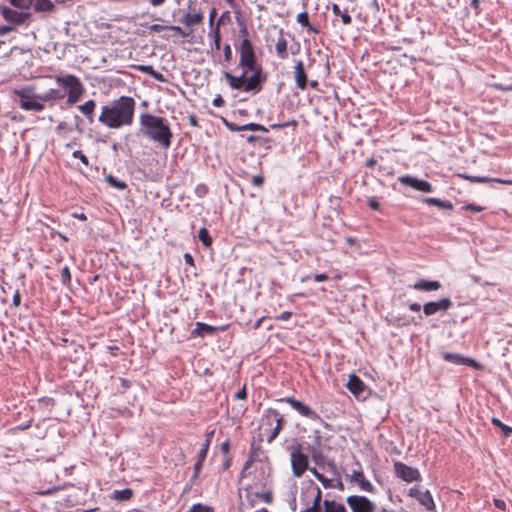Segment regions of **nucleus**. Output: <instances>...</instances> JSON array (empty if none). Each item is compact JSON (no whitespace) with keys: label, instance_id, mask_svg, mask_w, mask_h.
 <instances>
[{"label":"nucleus","instance_id":"obj_1","mask_svg":"<svg viewBox=\"0 0 512 512\" xmlns=\"http://www.w3.org/2000/svg\"><path fill=\"white\" fill-rule=\"evenodd\" d=\"M134 107L133 98L122 96L102 107L98 121L111 129L130 125L133 121Z\"/></svg>","mask_w":512,"mask_h":512},{"label":"nucleus","instance_id":"obj_2","mask_svg":"<svg viewBox=\"0 0 512 512\" xmlns=\"http://www.w3.org/2000/svg\"><path fill=\"white\" fill-rule=\"evenodd\" d=\"M141 124L147 136L159 142L165 148L169 147L171 132L163 118L151 114H143L141 116Z\"/></svg>","mask_w":512,"mask_h":512},{"label":"nucleus","instance_id":"obj_3","mask_svg":"<svg viewBox=\"0 0 512 512\" xmlns=\"http://www.w3.org/2000/svg\"><path fill=\"white\" fill-rule=\"evenodd\" d=\"M285 424V419L280 412L274 408L265 410L262 417L261 430L268 443H272L279 435Z\"/></svg>","mask_w":512,"mask_h":512},{"label":"nucleus","instance_id":"obj_4","mask_svg":"<svg viewBox=\"0 0 512 512\" xmlns=\"http://www.w3.org/2000/svg\"><path fill=\"white\" fill-rule=\"evenodd\" d=\"M56 83L68 90L67 104L74 105L85 93V88L78 77L72 74L57 75L54 77Z\"/></svg>","mask_w":512,"mask_h":512},{"label":"nucleus","instance_id":"obj_5","mask_svg":"<svg viewBox=\"0 0 512 512\" xmlns=\"http://www.w3.org/2000/svg\"><path fill=\"white\" fill-rule=\"evenodd\" d=\"M240 35L243 37L239 47L240 60L239 64L246 71H254L256 66V58L254 48L248 38V30L243 27L240 30Z\"/></svg>","mask_w":512,"mask_h":512},{"label":"nucleus","instance_id":"obj_6","mask_svg":"<svg viewBox=\"0 0 512 512\" xmlns=\"http://www.w3.org/2000/svg\"><path fill=\"white\" fill-rule=\"evenodd\" d=\"M290 462L292 473L295 477L300 478L309 469V458L303 452L302 446L297 444L291 448Z\"/></svg>","mask_w":512,"mask_h":512},{"label":"nucleus","instance_id":"obj_7","mask_svg":"<svg viewBox=\"0 0 512 512\" xmlns=\"http://www.w3.org/2000/svg\"><path fill=\"white\" fill-rule=\"evenodd\" d=\"M33 90L32 87H26L15 91V94L20 98L19 105L27 111H42L44 104L42 100L38 99L39 95L35 94Z\"/></svg>","mask_w":512,"mask_h":512},{"label":"nucleus","instance_id":"obj_8","mask_svg":"<svg viewBox=\"0 0 512 512\" xmlns=\"http://www.w3.org/2000/svg\"><path fill=\"white\" fill-rule=\"evenodd\" d=\"M277 402L281 403H287L293 408L295 411H297L301 416L311 419V420H318L319 415L317 412H315L312 408H310L308 405L304 404L303 402L295 399L294 397L288 396L284 398H280L276 400Z\"/></svg>","mask_w":512,"mask_h":512},{"label":"nucleus","instance_id":"obj_9","mask_svg":"<svg viewBox=\"0 0 512 512\" xmlns=\"http://www.w3.org/2000/svg\"><path fill=\"white\" fill-rule=\"evenodd\" d=\"M346 503L352 512H374L375 504L367 497L360 495H351L346 499Z\"/></svg>","mask_w":512,"mask_h":512},{"label":"nucleus","instance_id":"obj_10","mask_svg":"<svg viewBox=\"0 0 512 512\" xmlns=\"http://www.w3.org/2000/svg\"><path fill=\"white\" fill-rule=\"evenodd\" d=\"M394 472L398 478L408 483L418 481L421 478L420 472L417 468L408 466L402 462L394 463Z\"/></svg>","mask_w":512,"mask_h":512},{"label":"nucleus","instance_id":"obj_11","mask_svg":"<svg viewBox=\"0 0 512 512\" xmlns=\"http://www.w3.org/2000/svg\"><path fill=\"white\" fill-rule=\"evenodd\" d=\"M408 495L416 499L426 510H435V502L429 490L423 491L418 487H412L409 489Z\"/></svg>","mask_w":512,"mask_h":512},{"label":"nucleus","instance_id":"obj_12","mask_svg":"<svg viewBox=\"0 0 512 512\" xmlns=\"http://www.w3.org/2000/svg\"><path fill=\"white\" fill-rule=\"evenodd\" d=\"M399 181L403 185L409 186L417 191L425 193L432 192V185L426 180L418 179L410 175H404L399 177Z\"/></svg>","mask_w":512,"mask_h":512},{"label":"nucleus","instance_id":"obj_13","mask_svg":"<svg viewBox=\"0 0 512 512\" xmlns=\"http://www.w3.org/2000/svg\"><path fill=\"white\" fill-rule=\"evenodd\" d=\"M452 306L449 298H442L439 301L427 302L423 306V312L426 316H431L439 311H447Z\"/></svg>","mask_w":512,"mask_h":512},{"label":"nucleus","instance_id":"obj_14","mask_svg":"<svg viewBox=\"0 0 512 512\" xmlns=\"http://www.w3.org/2000/svg\"><path fill=\"white\" fill-rule=\"evenodd\" d=\"M443 359L455 365H467L475 369L480 368V364L476 360L469 357H465L459 353L445 352L443 353Z\"/></svg>","mask_w":512,"mask_h":512},{"label":"nucleus","instance_id":"obj_15","mask_svg":"<svg viewBox=\"0 0 512 512\" xmlns=\"http://www.w3.org/2000/svg\"><path fill=\"white\" fill-rule=\"evenodd\" d=\"M346 388L355 398L360 399L363 396L366 386L359 376L351 374L346 383Z\"/></svg>","mask_w":512,"mask_h":512},{"label":"nucleus","instance_id":"obj_16","mask_svg":"<svg viewBox=\"0 0 512 512\" xmlns=\"http://www.w3.org/2000/svg\"><path fill=\"white\" fill-rule=\"evenodd\" d=\"M294 78L296 82V87L299 90H305L308 86V76L305 71L304 63L302 60H298L294 66Z\"/></svg>","mask_w":512,"mask_h":512},{"label":"nucleus","instance_id":"obj_17","mask_svg":"<svg viewBox=\"0 0 512 512\" xmlns=\"http://www.w3.org/2000/svg\"><path fill=\"white\" fill-rule=\"evenodd\" d=\"M212 437V433L207 435L203 441L200 443V448L197 454V462L194 465V479L198 477L200 467L203 463V461L206 459L207 452L210 446V440Z\"/></svg>","mask_w":512,"mask_h":512},{"label":"nucleus","instance_id":"obj_18","mask_svg":"<svg viewBox=\"0 0 512 512\" xmlns=\"http://www.w3.org/2000/svg\"><path fill=\"white\" fill-rule=\"evenodd\" d=\"M253 74L246 78L245 77V87H244V91L246 92H249V91H256V92H259L261 90V83H262V79H261V70L260 69H257L255 67V70L252 71Z\"/></svg>","mask_w":512,"mask_h":512},{"label":"nucleus","instance_id":"obj_19","mask_svg":"<svg viewBox=\"0 0 512 512\" xmlns=\"http://www.w3.org/2000/svg\"><path fill=\"white\" fill-rule=\"evenodd\" d=\"M1 14L6 21L14 24H22L28 17V14L26 13L17 12L8 7L2 8Z\"/></svg>","mask_w":512,"mask_h":512},{"label":"nucleus","instance_id":"obj_20","mask_svg":"<svg viewBox=\"0 0 512 512\" xmlns=\"http://www.w3.org/2000/svg\"><path fill=\"white\" fill-rule=\"evenodd\" d=\"M351 481L359 485L360 489L366 492L373 491V485L366 479L362 470H355L351 474Z\"/></svg>","mask_w":512,"mask_h":512},{"label":"nucleus","instance_id":"obj_21","mask_svg":"<svg viewBox=\"0 0 512 512\" xmlns=\"http://www.w3.org/2000/svg\"><path fill=\"white\" fill-rule=\"evenodd\" d=\"M227 326H212L205 323L197 322L196 328L194 329V334H197L199 336H206V335H214L218 331H225Z\"/></svg>","mask_w":512,"mask_h":512},{"label":"nucleus","instance_id":"obj_22","mask_svg":"<svg viewBox=\"0 0 512 512\" xmlns=\"http://www.w3.org/2000/svg\"><path fill=\"white\" fill-rule=\"evenodd\" d=\"M441 287L439 281L420 279L412 288L418 291H437Z\"/></svg>","mask_w":512,"mask_h":512},{"label":"nucleus","instance_id":"obj_23","mask_svg":"<svg viewBox=\"0 0 512 512\" xmlns=\"http://www.w3.org/2000/svg\"><path fill=\"white\" fill-rule=\"evenodd\" d=\"M297 22L311 34H320V29L310 23L307 11H303L297 15Z\"/></svg>","mask_w":512,"mask_h":512},{"label":"nucleus","instance_id":"obj_24","mask_svg":"<svg viewBox=\"0 0 512 512\" xmlns=\"http://www.w3.org/2000/svg\"><path fill=\"white\" fill-rule=\"evenodd\" d=\"M225 78L233 89H243L245 87V73L239 77L233 76L231 73L226 72Z\"/></svg>","mask_w":512,"mask_h":512},{"label":"nucleus","instance_id":"obj_25","mask_svg":"<svg viewBox=\"0 0 512 512\" xmlns=\"http://www.w3.org/2000/svg\"><path fill=\"white\" fill-rule=\"evenodd\" d=\"M323 512H347V509L342 503L326 499L323 502Z\"/></svg>","mask_w":512,"mask_h":512},{"label":"nucleus","instance_id":"obj_26","mask_svg":"<svg viewBox=\"0 0 512 512\" xmlns=\"http://www.w3.org/2000/svg\"><path fill=\"white\" fill-rule=\"evenodd\" d=\"M287 47H288V42L285 39V37L283 36V34L281 33V35L278 38L277 43L275 45V50H276L277 56L280 59H286L288 57Z\"/></svg>","mask_w":512,"mask_h":512},{"label":"nucleus","instance_id":"obj_27","mask_svg":"<svg viewBox=\"0 0 512 512\" xmlns=\"http://www.w3.org/2000/svg\"><path fill=\"white\" fill-rule=\"evenodd\" d=\"M96 103L94 100H88L82 105L78 106V109L81 111L82 114H84L90 123L94 121L93 119V112L95 109Z\"/></svg>","mask_w":512,"mask_h":512},{"label":"nucleus","instance_id":"obj_28","mask_svg":"<svg viewBox=\"0 0 512 512\" xmlns=\"http://www.w3.org/2000/svg\"><path fill=\"white\" fill-rule=\"evenodd\" d=\"M315 490H316V493H315V496L313 499L312 506L306 508L302 512H322V509H321L322 491L318 486H316Z\"/></svg>","mask_w":512,"mask_h":512},{"label":"nucleus","instance_id":"obj_29","mask_svg":"<svg viewBox=\"0 0 512 512\" xmlns=\"http://www.w3.org/2000/svg\"><path fill=\"white\" fill-rule=\"evenodd\" d=\"M31 7H34L36 11L47 12L51 11L54 5L50 0H33Z\"/></svg>","mask_w":512,"mask_h":512},{"label":"nucleus","instance_id":"obj_30","mask_svg":"<svg viewBox=\"0 0 512 512\" xmlns=\"http://www.w3.org/2000/svg\"><path fill=\"white\" fill-rule=\"evenodd\" d=\"M64 95L56 90V89H50L45 94L38 96L39 100H42V102H48V101H54L62 99Z\"/></svg>","mask_w":512,"mask_h":512},{"label":"nucleus","instance_id":"obj_31","mask_svg":"<svg viewBox=\"0 0 512 512\" xmlns=\"http://www.w3.org/2000/svg\"><path fill=\"white\" fill-rule=\"evenodd\" d=\"M491 422L495 427L499 428L502 431V434L505 438H508L512 434V427L502 423L501 420H499L498 418L493 417L491 419Z\"/></svg>","mask_w":512,"mask_h":512},{"label":"nucleus","instance_id":"obj_32","mask_svg":"<svg viewBox=\"0 0 512 512\" xmlns=\"http://www.w3.org/2000/svg\"><path fill=\"white\" fill-rule=\"evenodd\" d=\"M472 181L477 182V183H485V182L493 181V182L501 183L504 185H512V180L501 179V178H488V177H478L477 176V177H473Z\"/></svg>","mask_w":512,"mask_h":512},{"label":"nucleus","instance_id":"obj_33","mask_svg":"<svg viewBox=\"0 0 512 512\" xmlns=\"http://www.w3.org/2000/svg\"><path fill=\"white\" fill-rule=\"evenodd\" d=\"M198 238L205 247L208 248L212 245V238L206 228H201L199 230Z\"/></svg>","mask_w":512,"mask_h":512},{"label":"nucleus","instance_id":"obj_34","mask_svg":"<svg viewBox=\"0 0 512 512\" xmlns=\"http://www.w3.org/2000/svg\"><path fill=\"white\" fill-rule=\"evenodd\" d=\"M132 494V490L128 488L124 490H116L114 491V499L118 501H126L132 497Z\"/></svg>","mask_w":512,"mask_h":512},{"label":"nucleus","instance_id":"obj_35","mask_svg":"<svg viewBox=\"0 0 512 512\" xmlns=\"http://www.w3.org/2000/svg\"><path fill=\"white\" fill-rule=\"evenodd\" d=\"M297 126H298V122L295 119H293V120L283 122V123L271 124L270 128L273 130H279V129H282L285 127H293V129L295 130L297 128Z\"/></svg>","mask_w":512,"mask_h":512},{"label":"nucleus","instance_id":"obj_36","mask_svg":"<svg viewBox=\"0 0 512 512\" xmlns=\"http://www.w3.org/2000/svg\"><path fill=\"white\" fill-rule=\"evenodd\" d=\"M138 69L142 72H145L151 76H153L155 79H159L161 80L162 79V75L158 72H156L152 66L150 65H140L138 66Z\"/></svg>","mask_w":512,"mask_h":512},{"label":"nucleus","instance_id":"obj_37","mask_svg":"<svg viewBox=\"0 0 512 512\" xmlns=\"http://www.w3.org/2000/svg\"><path fill=\"white\" fill-rule=\"evenodd\" d=\"M244 131H262L268 132V128L258 123H248L244 125Z\"/></svg>","mask_w":512,"mask_h":512},{"label":"nucleus","instance_id":"obj_38","mask_svg":"<svg viewBox=\"0 0 512 512\" xmlns=\"http://www.w3.org/2000/svg\"><path fill=\"white\" fill-rule=\"evenodd\" d=\"M106 180L111 186H113L117 189L122 190V189L126 188V184L124 182L119 181L118 179L114 178L112 175L106 176Z\"/></svg>","mask_w":512,"mask_h":512},{"label":"nucleus","instance_id":"obj_39","mask_svg":"<svg viewBox=\"0 0 512 512\" xmlns=\"http://www.w3.org/2000/svg\"><path fill=\"white\" fill-rule=\"evenodd\" d=\"M9 1L15 7H18L21 9H28L31 7L33 0H9Z\"/></svg>","mask_w":512,"mask_h":512},{"label":"nucleus","instance_id":"obj_40","mask_svg":"<svg viewBox=\"0 0 512 512\" xmlns=\"http://www.w3.org/2000/svg\"><path fill=\"white\" fill-rule=\"evenodd\" d=\"M61 279L64 285H69L71 281V273L68 266H64L61 270Z\"/></svg>","mask_w":512,"mask_h":512},{"label":"nucleus","instance_id":"obj_41","mask_svg":"<svg viewBox=\"0 0 512 512\" xmlns=\"http://www.w3.org/2000/svg\"><path fill=\"white\" fill-rule=\"evenodd\" d=\"M223 122L225 124V126L232 132H239V131H244V125H237L233 122H229L227 121L226 119H223Z\"/></svg>","mask_w":512,"mask_h":512},{"label":"nucleus","instance_id":"obj_42","mask_svg":"<svg viewBox=\"0 0 512 512\" xmlns=\"http://www.w3.org/2000/svg\"><path fill=\"white\" fill-rule=\"evenodd\" d=\"M253 463H254V457L250 456V458L245 462V464L240 472V476L242 478H245L248 475V473H249L248 470L252 466Z\"/></svg>","mask_w":512,"mask_h":512},{"label":"nucleus","instance_id":"obj_43","mask_svg":"<svg viewBox=\"0 0 512 512\" xmlns=\"http://www.w3.org/2000/svg\"><path fill=\"white\" fill-rule=\"evenodd\" d=\"M194 512H215V510L209 505L194 504Z\"/></svg>","mask_w":512,"mask_h":512},{"label":"nucleus","instance_id":"obj_44","mask_svg":"<svg viewBox=\"0 0 512 512\" xmlns=\"http://www.w3.org/2000/svg\"><path fill=\"white\" fill-rule=\"evenodd\" d=\"M436 207L440 209H446V210H452L453 204L450 201H443L441 199H438L436 202Z\"/></svg>","mask_w":512,"mask_h":512},{"label":"nucleus","instance_id":"obj_45","mask_svg":"<svg viewBox=\"0 0 512 512\" xmlns=\"http://www.w3.org/2000/svg\"><path fill=\"white\" fill-rule=\"evenodd\" d=\"M338 16L341 18L344 25H350L352 23V17L349 15L347 10L342 11Z\"/></svg>","mask_w":512,"mask_h":512},{"label":"nucleus","instance_id":"obj_46","mask_svg":"<svg viewBox=\"0 0 512 512\" xmlns=\"http://www.w3.org/2000/svg\"><path fill=\"white\" fill-rule=\"evenodd\" d=\"M463 209L467 210V211H471L473 213H478V212H481L484 208L482 206L470 203V204H466L463 207Z\"/></svg>","mask_w":512,"mask_h":512},{"label":"nucleus","instance_id":"obj_47","mask_svg":"<svg viewBox=\"0 0 512 512\" xmlns=\"http://www.w3.org/2000/svg\"><path fill=\"white\" fill-rule=\"evenodd\" d=\"M235 399L238 400H246L247 399V389L246 384L243 385V387L235 394Z\"/></svg>","mask_w":512,"mask_h":512},{"label":"nucleus","instance_id":"obj_48","mask_svg":"<svg viewBox=\"0 0 512 512\" xmlns=\"http://www.w3.org/2000/svg\"><path fill=\"white\" fill-rule=\"evenodd\" d=\"M251 183L253 186L260 187L264 183V177L262 175H254L252 177Z\"/></svg>","mask_w":512,"mask_h":512},{"label":"nucleus","instance_id":"obj_49","mask_svg":"<svg viewBox=\"0 0 512 512\" xmlns=\"http://www.w3.org/2000/svg\"><path fill=\"white\" fill-rule=\"evenodd\" d=\"M73 157L79 159L83 164L88 165V158L80 150L74 151Z\"/></svg>","mask_w":512,"mask_h":512},{"label":"nucleus","instance_id":"obj_50","mask_svg":"<svg viewBox=\"0 0 512 512\" xmlns=\"http://www.w3.org/2000/svg\"><path fill=\"white\" fill-rule=\"evenodd\" d=\"M292 315V312L284 311L280 315L276 316L275 319L280 321H288L292 317Z\"/></svg>","mask_w":512,"mask_h":512},{"label":"nucleus","instance_id":"obj_51","mask_svg":"<svg viewBox=\"0 0 512 512\" xmlns=\"http://www.w3.org/2000/svg\"><path fill=\"white\" fill-rule=\"evenodd\" d=\"M231 465H232V458H231V456L230 455L225 456V459H224L223 464H222V470L225 471V470L229 469L231 467Z\"/></svg>","mask_w":512,"mask_h":512},{"label":"nucleus","instance_id":"obj_52","mask_svg":"<svg viewBox=\"0 0 512 512\" xmlns=\"http://www.w3.org/2000/svg\"><path fill=\"white\" fill-rule=\"evenodd\" d=\"M221 451L223 452V454L225 456L229 455V451H230V442H229V440H226V441H224L221 444Z\"/></svg>","mask_w":512,"mask_h":512},{"label":"nucleus","instance_id":"obj_53","mask_svg":"<svg viewBox=\"0 0 512 512\" xmlns=\"http://www.w3.org/2000/svg\"><path fill=\"white\" fill-rule=\"evenodd\" d=\"M328 279H329V276L326 273H320V274L314 275V280L316 282H323V281H327Z\"/></svg>","mask_w":512,"mask_h":512},{"label":"nucleus","instance_id":"obj_54","mask_svg":"<svg viewBox=\"0 0 512 512\" xmlns=\"http://www.w3.org/2000/svg\"><path fill=\"white\" fill-rule=\"evenodd\" d=\"M494 505L502 511L506 510V503L502 499H494Z\"/></svg>","mask_w":512,"mask_h":512},{"label":"nucleus","instance_id":"obj_55","mask_svg":"<svg viewBox=\"0 0 512 512\" xmlns=\"http://www.w3.org/2000/svg\"><path fill=\"white\" fill-rule=\"evenodd\" d=\"M224 57H225L226 61H230L231 60V58H232V50H231L230 45H226L224 47Z\"/></svg>","mask_w":512,"mask_h":512},{"label":"nucleus","instance_id":"obj_56","mask_svg":"<svg viewBox=\"0 0 512 512\" xmlns=\"http://www.w3.org/2000/svg\"><path fill=\"white\" fill-rule=\"evenodd\" d=\"M319 481L322 483V485L325 487V488H331L332 487V482L330 479L326 478L324 475L321 476V478L319 479Z\"/></svg>","mask_w":512,"mask_h":512},{"label":"nucleus","instance_id":"obj_57","mask_svg":"<svg viewBox=\"0 0 512 512\" xmlns=\"http://www.w3.org/2000/svg\"><path fill=\"white\" fill-rule=\"evenodd\" d=\"M223 104H224V99L222 98L221 95H218L217 97L214 98L213 105L215 107H221V106H223Z\"/></svg>","mask_w":512,"mask_h":512},{"label":"nucleus","instance_id":"obj_58","mask_svg":"<svg viewBox=\"0 0 512 512\" xmlns=\"http://www.w3.org/2000/svg\"><path fill=\"white\" fill-rule=\"evenodd\" d=\"M13 30V27L11 26H6V25H3V26H0V36H3L9 32H11Z\"/></svg>","mask_w":512,"mask_h":512},{"label":"nucleus","instance_id":"obj_59","mask_svg":"<svg viewBox=\"0 0 512 512\" xmlns=\"http://www.w3.org/2000/svg\"><path fill=\"white\" fill-rule=\"evenodd\" d=\"M369 207L373 210H378L380 207V204L377 200L371 199V200H369Z\"/></svg>","mask_w":512,"mask_h":512},{"label":"nucleus","instance_id":"obj_60","mask_svg":"<svg viewBox=\"0 0 512 512\" xmlns=\"http://www.w3.org/2000/svg\"><path fill=\"white\" fill-rule=\"evenodd\" d=\"M439 198H434V197H428V198H425L423 200L424 203L428 204V205H432V206H435L436 205V202Z\"/></svg>","mask_w":512,"mask_h":512},{"label":"nucleus","instance_id":"obj_61","mask_svg":"<svg viewBox=\"0 0 512 512\" xmlns=\"http://www.w3.org/2000/svg\"><path fill=\"white\" fill-rule=\"evenodd\" d=\"M409 309H410L411 311H413V312H419V311H420V309H421V306H420V304H419V303H411V304L409 305Z\"/></svg>","mask_w":512,"mask_h":512},{"label":"nucleus","instance_id":"obj_62","mask_svg":"<svg viewBox=\"0 0 512 512\" xmlns=\"http://www.w3.org/2000/svg\"><path fill=\"white\" fill-rule=\"evenodd\" d=\"M365 164L367 167L373 168L377 164V161L374 158H369L366 160Z\"/></svg>","mask_w":512,"mask_h":512},{"label":"nucleus","instance_id":"obj_63","mask_svg":"<svg viewBox=\"0 0 512 512\" xmlns=\"http://www.w3.org/2000/svg\"><path fill=\"white\" fill-rule=\"evenodd\" d=\"M332 12L335 16H338L339 14L342 13V10L340 9L339 5L338 4H333L332 5Z\"/></svg>","mask_w":512,"mask_h":512},{"label":"nucleus","instance_id":"obj_64","mask_svg":"<svg viewBox=\"0 0 512 512\" xmlns=\"http://www.w3.org/2000/svg\"><path fill=\"white\" fill-rule=\"evenodd\" d=\"M261 498L266 503H270L271 500H272V495L269 492L268 493H264V494L261 495Z\"/></svg>","mask_w":512,"mask_h":512}]
</instances>
